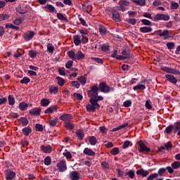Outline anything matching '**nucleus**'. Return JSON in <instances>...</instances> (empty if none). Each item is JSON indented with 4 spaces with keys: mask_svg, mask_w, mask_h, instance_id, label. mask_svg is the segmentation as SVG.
<instances>
[{
    "mask_svg": "<svg viewBox=\"0 0 180 180\" xmlns=\"http://www.w3.org/2000/svg\"><path fill=\"white\" fill-rule=\"evenodd\" d=\"M99 101H103V97L102 96H96L95 98H91L89 102L91 104H87L86 105V109L87 112H95L96 109L99 110L101 109V105L98 103Z\"/></svg>",
    "mask_w": 180,
    "mask_h": 180,
    "instance_id": "1",
    "label": "nucleus"
},
{
    "mask_svg": "<svg viewBox=\"0 0 180 180\" xmlns=\"http://www.w3.org/2000/svg\"><path fill=\"white\" fill-rule=\"evenodd\" d=\"M98 89L103 94H109V92H113V91H115V89H113V87L108 86V84H106V83L103 82L99 84Z\"/></svg>",
    "mask_w": 180,
    "mask_h": 180,
    "instance_id": "2",
    "label": "nucleus"
},
{
    "mask_svg": "<svg viewBox=\"0 0 180 180\" xmlns=\"http://www.w3.org/2000/svg\"><path fill=\"white\" fill-rule=\"evenodd\" d=\"M155 34L160 36V37H163L164 40H168V39H171L172 36H171V33H169V30H157L155 32Z\"/></svg>",
    "mask_w": 180,
    "mask_h": 180,
    "instance_id": "3",
    "label": "nucleus"
},
{
    "mask_svg": "<svg viewBox=\"0 0 180 180\" xmlns=\"http://www.w3.org/2000/svg\"><path fill=\"white\" fill-rule=\"evenodd\" d=\"M137 144L139 146V153H144L145 154H148L151 149L146 146V143L143 142L141 140L137 142Z\"/></svg>",
    "mask_w": 180,
    "mask_h": 180,
    "instance_id": "4",
    "label": "nucleus"
},
{
    "mask_svg": "<svg viewBox=\"0 0 180 180\" xmlns=\"http://www.w3.org/2000/svg\"><path fill=\"white\" fill-rule=\"evenodd\" d=\"M165 171H166V169L164 167H162V168L159 169L158 173H154V174H150L148 176L147 180H154L156 178H158L159 176H162V174H165Z\"/></svg>",
    "mask_w": 180,
    "mask_h": 180,
    "instance_id": "5",
    "label": "nucleus"
},
{
    "mask_svg": "<svg viewBox=\"0 0 180 180\" xmlns=\"http://www.w3.org/2000/svg\"><path fill=\"white\" fill-rule=\"evenodd\" d=\"M98 86L93 85L90 87V90L87 91L89 98H95L96 96H98Z\"/></svg>",
    "mask_w": 180,
    "mask_h": 180,
    "instance_id": "6",
    "label": "nucleus"
},
{
    "mask_svg": "<svg viewBox=\"0 0 180 180\" xmlns=\"http://www.w3.org/2000/svg\"><path fill=\"white\" fill-rule=\"evenodd\" d=\"M169 19H171V17L167 14L158 13L155 15L153 20L154 22H158V20H165V22H167Z\"/></svg>",
    "mask_w": 180,
    "mask_h": 180,
    "instance_id": "7",
    "label": "nucleus"
},
{
    "mask_svg": "<svg viewBox=\"0 0 180 180\" xmlns=\"http://www.w3.org/2000/svg\"><path fill=\"white\" fill-rule=\"evenodd\" d=\"M59 172H65L67 171V162L65 160H60L56 165Z\"/></svg>",
    "mask_w": 180,
    "mask_h": 180,
    "instance_id": "8",
    "label": "nucleus"
},
{
    "mask_svg": "<svg viewBox=\"0 0 180 180\" xmlns=\"http://www.w3.org/2000/svg\"><path fill=\"white\" fill-rule=\"evenodd\" d=\"M6 180H13V178L16 176V173L15 172L8 169L4 171Z\"/></svg>",
    "mask_w": 180,
    "mask_h": 180,
    "instance_id": "9",
    "label": "nucleus"
},
{
    "mask_svg": "<svg viewBox=\"0 0 180 180\" xmlns=\"http://www.w3.org/2000/svg\"><path fill=\"white\" fill-rule=\"evenodd\" d=\"M111 15H112V19L115 22H120L122 19L120 18V13H119V11L115 9H112L111 11Z\"/></svg>",
    "mask_w": 180,
    "mask_h": 180,
    "instance_id": "10",
    "label": "nucleus"
},
{
    "mask_svg": "<svg viewBox=\"0 0 180 180\" xmlns=\"http://www.w3.org/2000/svg\"><path fill=\"white\" fill-rule=\"evenodd\" d=\"M161 70L167 74H179L178 70L166 66H162Z\"/></svg>",
    "mask_w": 180,
    "mask_h": 180,
    "instance_id": "11",
    "label": "nucleus"
},
{
    "mask_svg": "<svg viewBox=\"0 0 180 180\" xmlns=\"http://www.w3.org/2000/svg\"><path fill=\"white\" fill-rule=\"evenodd\" d=\"M80 175L77 171H73L69 174V178L70 180H79L81 179Z\"/></svg>",
    "mask_w": 180,
    "mask_h": 180,
    "instance_id": "12",
    "label": "nucleus"
},
{
    "mask_svg": "<svg viewBox=\"0 0 180 180\" xmlns=\"http://www.w3.org/2000/svg\"><path fill=\"white\" fill-rule=\"evenodd\" d=\"M16 11L20 15H25V13H27V8L26 6L19 5L16 7Z\"/></svg>",
    "mask_w": 180,
    "mask_h": 180,
    "instance_id": "13",
    "label": "nucleus"
},
{
    "mask_svg": "<svg viewBox=\"0 0 180 180\" xmlns=\"http://www.w3.org/2000/svg\"><path fill=\"white\" fill-rule=\"evenodd\" d=\"M29 113L31 116H40L41 113V109L40 108H34L29 110Z\"/></svg>",
    "mask_w": 180,
    "mask_h": 180,
    "instance_id": "14",
    "label": "nucleus"
},
{
    "mask_svg": "<svg viewBox=\"0 0 180 180\" xmlns=\"http://www.w3.org/2000/svg\"><path fill=\"white\" fill-rule=\"evenodd\" d=\"M165 78L167 79V81H169V82L173 84V85H176V82H178L176 77H174L172 75H166Z\"/></svg>",
    "mask_w": 180,
    "mask_h": 180,
    "instance_id": "15",
    "label": "nucleus"
},
{
    "mask_svg": "<svg viewBox=\"0 0 180 180\" xmlns=\"http://www.w3.org/2000/svg\"><path fill=\"white\" fill-rule=\"evenodd\" d=\"M112 58H116V60H120L123 61V60H126V58L123 56L117 55V50H114L113 53L111 55Z\"/></svg>",
    "mask_w": 180,
    "mask_h": 180,
    "instance_id": "16",
    "label": "nucleus"
},
{
    "mask_svg": "<svg viewBox=\"0 0 180 180\" xmlns=\"http://www.w3.org/2000/svg\"><path fill=\"white\" fill-rule=\"evenodd\" d=\"M34 36V32L30 31L25 34L24 39L26 41H29L33 39V37Z\"/></svg>",
    "mask_w": 180,
    "mask_h": 180,
    "instance_id": "17",
    "label": "nucleus"
},
{
    "mask_svg": "<svg viewBox=\"0 0 180 180\" xmlns=\"http://www.w3.org/2000/svg\"><path fill=\"white\" fill-rule=\"evenodd\" d=\"M41 150L43 151V153H45L46 154H50L52 151V148L51 146L48 145V146H44L42 145L41 146Z\"/></svg>",
    "mask_w": 180,
    "mask_h": 180,
    "instance_id": "18",
    "label": "nucleus"
},
{
    "mask_svg": "<svg viewBox=\"0 0 180 180\" xmlns=\"http://www.w3.org/2000/svg\"><path fill=\"white\" fill-rule=\"evenodd\" d=\"M150 172L148 170H144V169H138L136 171V175H141V176H147L149 175Z\"/></svg>",
    "mask_w": 180,
    "mask_h": 180,
    "instance_id": "19",
    "label": "nucleus"
},
{
    "mask_svg": "<svg viewBox=\"0 0 180 180\" xmlns=\"http://www.w3.org/2000/svg\"><path fill=\"white\" fill-rule=\"evenodd\" d=\"M44 9H48L49 12H51V13H57L56 8L51 4H46V6L44 7Z\"/></svg>",
    "mask_w": 180,
    "mask_h": 180,
    "instance_id": "20",
    "label": "nucleus"
},
{
    "mask_svg": "<svg viewBox=\"0 0 180 180\" xmlns=\"http://www.w3.org/2000/svg\"><path fill=\"white\" fill-rule=\"evenodd\" d=\"M84 58H85V55L81 51H77L75 55V61L77 60H84Z\"/></svg>",
    "mask_w": 180,
    "mask_h": 180,
    "instance_id": "21",
    "label": "nucleus"
},
{
    "mask_svg": "<svg viewBox=\"0 0 180 180\" xmlns=\"http://www.w3.org/2000/svg\"><path fill=\"white\" fill-rule=\"evenodd\" d=\"M139 32H141V33H151L153 28H151V27H141Z\"/></svg>",
    "mask_w": 180,
    "mask_h": 180,
    "instance_id": "22",
    "label": "nucleus"
},
{
    "mask_svg": "<svg viewBox=\"0 0 180 180\" xmlns=\"http://www.w3.org/2000/svg\"><path fill=\"white\" fill-rule=\"evenodd\" d=\"M59 119L60 120H63V122H65V120H71L72 119V115L70 114H63L61 116H60Z\"/></svg>",
    "mask_w": 180,
    "mask_h": 180,
    "instance_id": "23",
    "label": "nucleus"
},
{
    "mask_svg": "<svg viewBox=\"0 0 180 180\" xmlns=\"http://www.w3.org/2000/svg\"><path fill=\"white\" fill-rule=\"evenodd\" d=\"M84 154L90 157H94L95 155V152L89 148H86L84 150Z\"/></svg>",
    "mask_w": 180,
    "mask_h": 180,
    "instance_id": "24",
    "label": "nucleus"
},
{
    "mask_svg": "<svg viewBox=\"0 0 180 180\" xmlns=\"http://www.w3.org/2000/svg\"><path fill=\"white\" fill-rule=\"evenodd\" d=\"M73 41L75 46H79L81 44V35H74Z\"/></svg>",
    "mask_w": 180,
    "mask_h": 180,
    "instance_id": "25",
    "label": "nucleus"
},
{
    "mask_svg": "<svg viewBox=\"0 0 180 180\" xmlns=\"http://www.w3.org/2000/svg\"><path fill=\"white\" fill-rule=\"evenodd\" d=\"M20 110L25 111L27 110V108H29V105L25 102H21L19 103L18 106Z\"/></svg>",
    "mask_w": 180,
    "mask_h": 180,
    "instance_id": "26",
    "label": "nucleus"
},
{
    "mask_svg": "<svg viewBox=\"0 0 180 180\" xmlns=\"http://www.w3.org/2000/svg\"><path fill=\"white\" fill-rule=\"evenodd\" d=\"M22 131L24 136H29V134H30V133H32V128H30V127H26L22 129Z\"/></svg>",
    "mask_w": 180,
    "mask_h": 180,
    "instance_id": "27",
    "label": "nucleus"
},
{
    "mask_svg": "<svg viewBox=\"0 0 180 180\" xmlns=\"http://www.w3.org/2000/svg\"><path fill=\"white\" fill-rule=\"evenodd\" d=\"M76 136L79 139V140H82L85 135L84 134V131L81 129H77L76 131Z\"/></svg>",
    "mask_w": 180,
    "mask_h": 180,
    "instance_id": "28",
    "label": "nucleus"
},
{
    "mask_svg": "<svg viewBox=\"0 0 180 180\" xmlns=\"http://www.w3.org/2000/svg\"><path fill=\"white\" fill-rule=\"evenodd\" d=\"M64 127L68 130H72L75 127V125L72 122H65Z\"/></svg>",
    "mask_w": 180,
    "mask_h": 180,
    "instance_id": "29",
    "label": "nucleus"
},
{
    "mask_svg": "<svg viewBox=\"0 0 180 180\" xmlns=\"http://www.w3.org/2000/svg\"><path fill=\"white\" fill-rule=\"evenodd\" d=\"M49 92L50 94H53V95H57L58 94V87L51 86L49 87Z\"/></svg>",
    "mask_w": 180,
    "mask_h": 180,
    "instance_id": "30",
    "label": "nucleus"
},
{
    "mask_svg": "<svg viewBox=\"0 0 180 180\" xmlns=\"http://www.w3.org/2000/svg\"><path fill=\"white\" fill-rule=\"evenodd\" d=\"M129 126V123H124L115 128H113L112 131H117V130H122V129H124V127H127Z\"/></svg>",
    "mask_w": 180,
    "mask_h": 180,
    "instance_id": "31",
    "label": "nucleus"
},
{
    "mask_svg": "<svg viewBox=\"0 0 180 180\" xmlns=\"http://www.w3.org/2000/svg\"><path fill=\"white\" fill-rule=\"evenodd\" d=\"M19 121L20 122L22 126H27L29 124V120H27V117H21L19 119Z\"/></svg>",
    "mask_w": 180,
    "mask_h": 180,
    "instance_id": "32",
    "label": "nucleus"
},
{
    "mask_svg": "<svg viewBox=\"0 0 180 180\" xmlns=\"http://www.w3.org/2000/svg\"><path fill=\"white\" fill-rule=\"evenodd\" d=\"M57 18L59 19V20H63V22H65L66 23H68V19L63 15V13H57Z\"/></svg>",
    "mask_w": 180,
    "mask_h": 180,
    "instance_id": "33",
    "label": "nucleus"
},
{
    "mask_svg": "<svg viewBox=\"0 0 180 180\" xmlns=\"http://www.w3.org/2000/svg\"><path fill=\"white\" fill-rule=\"evenodd\" d=\"M134 91H144L146 89V85L138 84L133 87Z\"/></svg>",
    "mask_w": 180,
    "mask_h": 180,
    "instance_id": "34",
    "label": "nucleus"
},
{
    "mask_svg": "<svg viewBox=\"0 0 180 180\" xmlns=\"http://www.w3.org/2000/svg\"><path fill=\"white\" fill-rule=\"evenodd\" d=\"M8 105H10V106H13V105H15V97H13V95H8Z\"/></svg>",
    "mask_w": 180,
    "mask_h": 180,
    "instance_id": "35",
    "label": "nucleus"
},
{
    "mask_svg": "<svg viewBox=\"0 0 180 180\" xmlns=\"http://www.w3.org/2000/svg\"><path fill=\"white\" fill-rule=\"evenodd\" d=\"M89 142L90 143L91 146H96L98 141L94 136H91L89 138Z\"/></svg>",
    "mask_w": 180,
    "mask_h": 180,
    "instance_id": "36",
    "label": "nucleus"
},
{
    "mask_svg": "<svg viewBox=\"0 0 180 180\" xmlns=\"http://www.w3.org/2000/svg\"><path fill=\"white\" fill-rule=\"evenodd\" d=\"M57 123H58V118L56 117L53 120H50L49 121V126L51 127H54L56 126Z\"/></svg>",
    "mask_w": 180,
    "mask_h": 180,
    "instance_id": "37",
    "label": "nucleus"
},
{
    "mask_svg": "<svg viewBox=\"0 0 180 180\" xmlns=\"http://www.w3.org/2000/svg\"><path fill=\"white\" fill-rule=\"evenodd\" d=\"M98 30L101 36L106 35V32H108V30H106V27L103 25H100Z\"/></svg>",
    "mask_w": 180,
    "mask_h": 180,
    "instance_id": "38",
    "label": "nucleus"
},
{
    "mask_svg": "<svg viewBox=\"0 0 180 180\" xmlns=\"http://www.w3.org/2000/svg\"><path fill=\"white\" fill-rule=\"evenodd\" d=\"M50 105V101L47 98H42L41 100V106H44L45 108H47V105Z\"/></svg>",
    "mask_w": 180,
    "mask_h": 180,
    "instance_id": "39",
    "label": "nucleus"
},
{
    "mask_svg": "<svg viewBox=\"0 0 180 180\" xmlns=\"http://www.w3.org/2000/svg\"><path fill=\"white\" fill-rule=\"evenodd\" d=\"M173 126V131L174 133H176L178 130H180V122H174V124L172 125Z\"/></svg>",
    "mask_w": 180,
    "mask_h": 180,
    "instance_id": "40",
    "label": "nucleus"
},
{
    "mask_svg": "<svg viewBox=\"0 0 180 180\" xmlns=\"http://www.w3.org/2000/svg\"><path fill=\"white\" fill-rule=\"evenodd\" d=\"M56 79L58 81V85H59V86H63V85L65 84V80L59 76L56 77Z\"/></svg>",
    "mask_w": 180,
    "mask_h": 180,
    "instance_id": "41",
    "label": "nucleus"
},
{
    "mask_svg": "<svg viewBox=\"0 0 180 180\" xmlns=\"http://www.w3.org/2000/svg\"><path fill=\"white\" fill-rule=\"evenodd\" d=\"M125 22L129 23V25H132L133 26H134V25L137 23V20H136V18H127L125 20Z\"/></svg>",
    "mask_w": 180,
    "mask_h": 180,
    "instance_id": "42",
    "label": "nucleus"
},
{
    "mask_svg": "<svg viewBox=\"0 0 180 180\" xmlns=\"http://www.w3.org/2000/svg\"><path fill=\"white\" fill-rule=\"evenodd\" d=\"M63 155L64 157L68 158V160H71V158H72V155L67 149L65 150V152L63 153Z\"/></svg>",
    "mask_w": 180,
    "mask_h": 180,
    "instance_id": "43",
    "label": "nucleus"
},
{
    "mask_svg": "<svg viewBox=\"0 0 180 180\" xmlns=\"http://www.w3.org/2000/svg\"><path fill=\"white\" fill-rule=\"evenodd\" d=\"M120 6H129L130 3L127 0H120L119 1Z\"/></svg>",
    "mask_w": 180,
    "mask_h": 180,
    "instance_id": "44",
    "label": "nucleus"
},
{
    "mask_svg": "<svg viewBox=\"0 0 180 180\" xmlns=\"http://www.w3.org/2000/svg\"><path fill=\"white\" fill-rule=\"evenodd\" d=\"M172 168L174 169H178L180 167V162L179 161H175L171 165Z\"/></svg>",
    "mask_w": 180,
    "mask_h": 180,
    "instance_id": "45",
    "label": "nucleus"
},
{
    "mask_svg": "<svg viewBox=\"0 0 180 180\" xmlns=\"http://www.w3.org/2000/svg\"><path fill=\"white\" fill-rule=\"evenodd\" d=\"M77 80L82 84V85H85L86 84V77L82 76V77H78Z\"/></svg>",
    "mask_w": 180,
    "mask_h": 180,
    "instance_id": "46",
    "label": "nucleus"
},
{
    "mask_svg": "<svg viewBox=\"0 0 180 180\" xmlns=\"http://www.w3.org/2000/svg\"><path fill=\"white\" fill-rule=\"evenodd\" d=\"M127 175H128L131 179H133V178H134V175H136V174L134 173V171L129 170L128 172L125 173V176H127Z\"/></svg>",
    "mask_w": 180,
    "mask_h": 180,
    "instance_id": "47",
    "label": "nucleus"
},
{
    "mask_svg": "<svg viewBox=\"0 0 180 180\" xmlns=\"http://www.w3.org/2000/svg\"><path fill=\"white\" fill-rule=\"evenodd\" d=\"M68 56L69 58H70L73 61L75 60V52L74 51H69L68 52Z\"/></svg>",
    "mask_w": 180,
    "mask_h": 180,
    "instance_id": "48",
    "label": "nucleus"
},
{
    "mask_svg": "<svg viewBox=\"0 0 180 180\" xmlns=\"http://www.w3.org/2000/svg\"><path fill=\"white\" fill-rule=\"evenodd\" d=\"M47 51L51 53H54V46H53V44H47Z\"/></svg>",
    "mask_w": 180,
    "mask_h": 180,
    "instance_id": "49",
    "label": "nucleus"
},
{
    "mask_svg": "<svg viewBox=\"0 0 180 180\" xmlns=\"http://www.w3.org/2000/svg\"><path fill=\"white\" fill-rule=\"evenodd\" d=\"M28 56L30 57V58H34V57L37 56V52L33 50L29 51Z\"/></svg>",
    "mask_w": 180,
    "mask_h": 180,
    "instance_id": "50",
    "label": "nucleus"
},
{
    "mask_svg": "<svg viewBox=\"0 0 180 180\" xmlns=\"http://www.w3.org/2000/svg\"><path fill=\"white\" fill-rule=\"evenodd\" d=\"M44 162L45 165H50L51 164V158H50V156H46L44 158Z\"/></svg>",
    "mask_w": 180,
    "mask_h": 180,
    "instance_id": "51",
    "label": "nucleus"
},
{
    "mask_svg": "<svg viewBox=\"0 0 180 180\" xmlns=\"http://www.w3.org/2000/svg\"><path fill=\"white\" fill-rule=\"evenodd\" d=\"M101 51H109V45L106 44H102L101 45V47H100Z\"/></svg>",
    "mask_w": 180,
    "mask_h": 180,
    "instance_id": "52",
    "label": "nucleus"
},
{
    "mask_svg": "<svg viewBox=\"0 0 180 180\" xmlns=\"http://www.w3.org/2000/svg\"><path fill=\"white\" fill-rule=\"evenodd\" d=\"M173 129H174V125L170 124L166 127L165 131V133H167V134H169V133L172 131Z\"/></svg>",
    "mask_w": 180,
    "mask_h": 180,
    "instance_id": "53",
    "label": "nucleus"
},
{
    "mask_svg": "<svg viewBox=\"0 0 180 180\" xmlns=\"http://www.w3.org/2000/svg\"><path fill=\"white\" fill-rule=\"evenodd\" d=\"M8 27H10L11 29H13L14 30H19V27L13 25V24H6V29H8Z\"/></svg>",
    "mask_w": 180,
    "mask_h": 180,
    "instance_id": "54",
    "label": "nucleus"
},
{
    "mask_svg": "<svg viewBox=\"0 0 180 180\" xmlns=\"http://www.w3.org/2000/svg\"><path fill=\"white\" fill-rule=\"evenodd\" d=\"M7 19H9L8 14H0V22H4V20H6Z\"/></svg>",
    "mask_w": 180,
    "mask_h": 180,
    "instance_id": "55",
    "label": "nucleus"
},
{
    "mask_svg": "<svg viewBox=\"0 0 180 180\" xmlns=\"http://www.w3.org/2000/svg\"><path fill=\"white\" fill-rule=\"evenodd\" d=\"M30 82V79L27 77H24L22 79L20 80V84H27Z\"/></svg>",
    "mask_w": 180,
    "mask_h": 180,
    "instance_id": "56",
    "label": "nucleus"
},
{
    "mask_svg": "<svg viewBox=\"0 0 180 180\" xmlns=\"http://www.w3.org/2000/svg\"><path fill=\"white\" fill-rule=\"evenodd\" d=\"M171 9H178L179 8V4L175 1H171Z\"/></svg>",
    "mask_w": 180,
    "mask_h": 180,
    "instance_id": "57",
    "label": "nucleus"
},
{
    "mask_svg": "<svg viewBox=\"0 0 180 180\" xmlns=\"http://www.w3.org/2000/svg\"><path fill=\"white\" fill-rule=\"evenodd\" d=\"M141 23L144 25L145 26H151V21L147 20V19H142L141 20Z\"/></svg>",
    "mask_w": 180,
    "mask_h": 180,
    "instance_id": "58",
    "label": "nucleus"
},
{
    "mask_svg": "<svg viewBox=\"0 0 180 180\" xmlns=\"http://www.w3.org/2000/svg\"><path fill=\"white\" fill-rule=\"evenodd\" d=\"M35 129L37 131H43L44 130L43 125L41 124H36Z\"/></svg>",
    "mask_w": 180,
    "mask_h": 180,
    "instance_id": "59",
    "label": "nucleus"
},
{
    "mask_svg": "<svg viewBox=\"0 0 180 180\" xmlns=\"http://www.w3.org/2000/svg\"><path fill=\"white\" fill-rule=\"evenodd\" d=\"M166 46L167 47L168 50H172L174 47H175V43L174 42H167L166 44Z\"/></svg>",
    "mask_w": 180,
    "mask_h": 180,
    "instance_id": "60",
    "label": "nucleus"
},
{
    "mask_svg": "<svg viewBox=\"0 0 180 180\" xmlns=\"http://www.w3.org/2000/svg\"><path fill=\"white\" fill-rule=\"evenodd\" d=\"M118 153H119V148L117 147H115L110 150V154H112V155H117Z\"/></svg>",
    "mask_w": 180,
    "mask_h": 180,
    "instance_id": "61",
    "label": "nucleus"
},
{
    "mask_svg": "<svg viewBox=\"0 0 180 180\" xmlns=\"http://www.w3.org/2000/svg\"><path fill=\"white\" fill-rule=\"evenodd\" d=\"M101 165L103 168V169H109V163L106 162H102L101 163Z\"/></svg>",
    "mask_w": 180,
    "mask_h": 180,
    "instance_id": "62",
    "label": "nucleus"
},
{
    "mask_svg": "<svg viewBox=\"0 0 180 180\" xmlns=\"http://www.w3.org/2000/svg\"><path fill=\"white\" fill-rule=\"evenodd\" d=\"M139 6H146V0H136V4Z\"/></svg>",
    "mask_w": 180,
    "mask_h": 180,
    "instance_id": "63",
    "label": "nucleus"
},
{
    "mask_svg": "<svg viewBox=\"0 0 180 180\" xmlns=\"http://www.w3.org/2000/svg\"><path fill=\"white\" fill-rule=\"evenodd\" d=\"M166 150H171L172 148V143L171 141H168L167 143H165V149Z\"/></svg>",
    "mask_w": 180,
    "mask_h": 180,
    "instance_id": "64",
    "label": "nucleus"
}]
</instances>
